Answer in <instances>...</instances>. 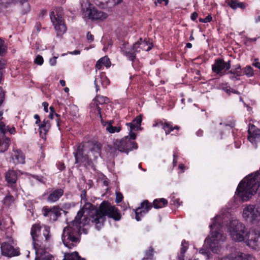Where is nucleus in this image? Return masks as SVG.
I'll list each match as a JSON object with an SVG mask.
<instances>
[{"mask_svg": "<svg viewBox=\"0 0 260 260\" xmlns=\"http://www.w3.org/2000/svg\"><path fill=\"white\" fill-rule=\"evenodd\" d=\"M89 208L95 210V214L93 215L92 221L95 222V226L98 230L101 229L106 220V216L113 219L115 221L121 219V213L117 208L112 206L108 201H104L99 208L91 204H88Z\"/></svg>", "mask_w": 260, "mask_h": 260, "instance_id": "f257e3e1", "label": "nucleus"}, {"mask_svg": "<svg viewBox=\"0 0 260 260\" xmlns=\"http://www.w3.org/2000/svg\"><path fill=\"white\" fill-rule=\"evenodd\" d=\"M260 168L258 171L248 175L239 184L236 191L237 196L243 201H247L260 187Z\"/></svg>", "mask_w": 260, "mask_h": 260, "instance_id": "f03ea898", "label": "nucleus"}, {"mask_svg": "<svg viewBox=\"0 0 260 260\" xmlns=\"http://www.w3.org/2000/svg\"><path fill=\"white\" fill-rule=\"evenodd\" d=\"M168 201L165 198L155 199L152 203L148 200H145L141 203L140 206L135 209V218L139 221L144 215L147 213L153 207L155 209H160L167 206Z\"/></svg>", "mask_w": 260, "mask_h": 260, "instance_id": "7ed1b4c3", "label": "nucleus"}, {"mask_svg": "<svg viewBox=\"0 0 260 260\" xmlns=\"http://www.w3.org/2000/svg\"><path fill=\"white\" fill-rule=\"evenodd\" d=\"M81 8L84 17L92 21L103 20L108 16L107 14L99 10L89 0L83 1Z\"/></svg>", "mask_w": 260, "mask_h": 260, "instance_id": "20e7f679", "label": "nucleus"}, {"mask_svg": "<svg viewBox=\"0 0 260 260\" xmlns=\"http://www.w3.org/2000/svg\"><path fill=\"white\" fill-rule=\"evenodd\" d=\"M80 232L78 228H74L71 225L64 228L61 236L64 245L69 249L76 246L77 244L80 242V239L78 237Z\"/></svg>", "mask_w": 260, "mask_h": 260, "instance_id": "39448f33", "label": "nucleus"}, {"mask_svg": "<svg viewBox=\"0 0 260 260\" xmlns=\"http://www.w3.org/2000/svg\"><path fill=\"white\" fill-rule=\"evenodd\" d=\"M229 230L232 239L236 242L244 241L248 234L245 226L237 220L230 222Z\"/></svg>", "mask_w": 260, "mask_h": 260, "instance_id": "423d86ee", "label": "nucleus"}, {"mask_svg": "<svg viewBox=\"0 0 260 260\" xmlns=\"http://www.w3.org/2000/svg\"><path fill=\"white\" fill-rule=\"evenodd\" d=\"M85 151L84 144L80 143L76 145V148L73 152L75 164H78L79 167L92 168L94 166L93 161L88 155L84 153Z\"/></svg>", "mask_w": 260, "mask_h": 260, "instance_id": "0eeeda50", "label": "nucleus"}, {"mask_svg": "<svg viewBox=\"0 0 260 260\" xmlns=\"http://www.w3.org/2000/svg\"><path fill=\"white\" fill-rule=\"evenodd\" d=\"M62 9L61 8H57L55 13L52 11L50 17L53 23L57 36H61L67 31V27L64 23V20L62 16Z\"/></svg>", "mask_w": 260, "mask_h": 260, "instance_id": "6e6552de", "label": "nucleus"}, {"mask_svg": "<svg viewBox=\"0 0 260 260\" xmlns=\"http://www.w3.org/2000/svg\"><path fill=\"white\" fill-rule=\"evenodd\" d=\"M243 217L247 222L256 224L260 221V209L254 205L246 206L243 209Z\"/></svg>", "mask_w": 260, "mask_h": 260, "instance_id": "1a4fd4ad", "label": "nucleus"}, {"mask_svg": "<svg viewBox=\"0 0 260 260\" xmlns=\"http://www.w3.org/2000/svg\"><path fill=\"white\" fill-rule=\"evenodd\" d=\"M114 147L121 152H124L127 154L134 149L138 148V144L135 141H133L126 136L121 140H116L114 143Z\"/></svg>", "mask_w": 260, "mask_h": 260, "instance_id": "9d476101", "label": "nucleus"}, {"mask_svg": "<svg viewBox=\"0 0 260 260\" xmlns=\"http://www.w3.org/2000/svg\"><path fill=\"white\" fill-rule=\"evenodd\" d=\"M4 114L3 110H0V153L6 152L9 148L11 144L10 138L7 137L6 134L7 132V126L4 122L2 121L4 118L3 117Z\"/></svg>", "mask_w": 260, "mask_h": 260, "instance_id": "9b49d317", "label": "nucleus"}, {"mask_svg": "<svg viewBox=\"0 0 260 260\" xmlns=\"http://www.w3.org/2000/svg\"><path fill=\"white\" fill-rule=\"evenodd\" d=\"M231 68V60L224 61L222 58L215 59L214 64L212 65V72L217 75L222 76L226 74L227 71Z\"/></svg>", "mask_w": 260, "mask_h": 260, "instance_id": "f8f14e48", "label": "nucleus"}, {"mask_svg": "<svg viewBox=\"0 0 260 260\" xmlns=\"http://www.w3.org/2000/svg\"><path fill=\"white\" fill-rule=\"evenodd\" d=\"M1 250L3 255L9 258L19 256L21 254L19 247H15L9 242H3L1 245Z\"/></svg>", "mask_w": 260, "mask_h": 260, "instance_id": "ddd939ff", "label": "nucleus"}, {"mask_svg": "<svg viewBox=\"0 0 260 260\" xmlns=\"http://www.w3.org/2000/svg\"><path fill=\"white\" fill-rule=\"evenodd\" d=\"M61 209L58 206H54L49 207L44 206L43 209V214L46 217H49L50 219L53 221L57 220L61 215Z\"/></svg>", "mask_w": 260, "mask_h": 260, "instance_id": "4468645a", "label": "nucleus"}, {"mask_svg": "<svg viewBox=\"0 0 260 260\" xmlns=\"http://www.w3.org/2000/svg\"><path fill=\"white\" fill-rule=\"evenodd\" d=\"M85 145V149H88L90 151L94 158H97L101 155L102 145L101 143L96 141H88L86 142H82Z\"/></svg>", "mask_w": 260, "mask_h": 260, "instance_id": "2eb2a0df", "label": "nucleus"}, {"mask_svg": "<svg viewBox=\"0 0 260 260\" xmlns=\"http://www.w3.org/2000/svg\"><path fill=\"white\" fill-rule=\"evenodd\" d=\"M84 212L83 210H80L76 216L74 220L71 222L69 225L74 228H78L80 231L81 228L88 223L87 218L84 216Z\"/></svg>", "mask_w": 260, "mask_h": 260, "instance_id": "dca6fc26", "label": "nucleus"}, {"mask_svg": "<svg viewBox=\"0 0 260 260\" xmlns=\"http://www.w3.org/2000/svg\"><path fill=\"white\" fill-rule=\"evenodd\" d=\"M254 235H251L250 239L246 241L247 245L253 249L260 248V227L254 230Z\"/></svg>", "mask_w": 260, "mask_h": 260, "instance_id": "f3484780", "label": "nucleus"}, {"mask_svg": "<svg viewBox=\"0 0 260 260\" xmlns=\"http://www.w3.org/2000/svg\"><path fill=\"white\" fill-rule=\"evenodd\" d=\"M153 127L161 126V128L165 131L166 135H168L173 132L174 130L179 131L180 127L178 125L173 126L172 122L165 121L163 122L162 120H159L153 124Z\"/></svg>", "mask_w": 260, "mask_h": 260, "instance_id": "a211bd4d", "label": "nucleus"}, {"mask_svg": "<svg viewBox=\"0 0 260 260\" xmlns=\"http://www.w3.org/2000/svg\"><path fill=\"white\" fill-rule=\"evenodd\" d=\"M226 74L229 75V78L232 81L239 80L240 77L243 75L240 64L233 66L231 70L227 71Z\"/></svg>", "mask_w": 260, "mask_h": 260, "instance_id": "6ab92c4d", "label": "nucleus"}, {"mask_svg": "<svg viewBox=\"0 0 260 260\" xmlns=\"http://www.w3.org/2000/svg\"><path fill=\"white\" fill-rule=\"evenodd\" d=\"M64 189L63 188H53L50 191L47 198V201L53 203L58 201L63 195Z\"/></svg>", "mask_w": 260, "mask_h": 260, "instance_id": "aec40b11", "label": "nucleus"}, {"mask_svg": "<svg viewBox=\"0 0 260 260\" xmlns=\"http://www.w3.org/2000/svg\"><path fill=\"white\" fill-rule=\"evenodd\" d=\"M41 230V226L40 225V224L38 223H35L34 224L30 230V235L32 237V244L34 245V247L36 250V253H38V247H40L38 243H37V241H38V234L40 233Z\"/></svg>", "mask_w": 260, "mask_h": 260, "instance_id": "412c9836", "label": "nucleus"}, {"mask_svg": "<svg viewBox=\"0 0 260 260\" xmlns=\"http://www.w3.org/2000/svg\"><path fill=\"white\" fill-rule=\"evenodd\" d=\"M248 134V140L252 143H256L260 138V129L253 125L249 127Z\"/></svg>", "mask_w": 260, "mask_h": 260, "instance_id": "4be33fe9", "label": "nucleus"}, {"mask_svg": "<svg viewBox=\"0 0 260 260\" xmlns=\"http://www.w3.org/2000/svg\"><path fill=\"white\" fill-rule=\"evenodd\" d=\"M5 180L8 186H13L18 179V173L14 170H9L5 173Z\"/></svg>", "mask_w": 260, "mask_h": 260, "instance_id": "5701e85b", "label": "nucleus"}, {"mask_svg": "<svg viewBox=\"0 0 260 260\" xmlns=\"http://www.w3.org/2000/svg\"><path fill=\"white\" fill-rule=\"evenodd\" d=\"M12 158L15 164H23L25 162V156L23 152L19 149L13 150Z\"/></svg>", "mask_w": 260, "mask_h": 260, "instance_id": "b1692460", "label": "nucleus"}, {"mask_svg": "<svg viewBox=\"0 0 260 260\" xmlns=\"http://www.w3.org/2000/svg\"><path fill=\"white\" fill-rule=\"evenodd\" d=\"M39 134L42 138L46 137L47 133L50 128V121L48 119H45L39 125Z\"/></svg>", "mask_w": 260, "mask_h": 260, "instance_id": "393cba45", "label": "nucleus"}, {"mask_svg": "<svg viewBox=\"0 0 260 260\" xmlns=\"http://www.w3.org/2000/svg\"><path fill=\"white\" fill-rule=\"evenodd\" d=\"M94 105H95V113H98V107H100V105L107 104L109 102V99L107 96L100 95H96L93 99Z\"/></svg>", "mask_w": 260, "mask_h": 260, "instance_id": "a878e982", "label": "nucleus"}, {"mask_svg": "<svg viewBox=\"0 0 260 260\" xmlns=\"http://www.w3.org/2000/svg\"><path fill=\"white\" fill-rule=\"evenodd\" d=\"M216 260H251V257L249 254H246L242 252H238L235 257L232 258L230 257H223Z\"/></svg>", "mask_w": 260, "mask_h": 260, "instance_id": "bb28decb", "label": "nucleus"}, {"mask_svg": "<svg viewBox=\"0 0 260 260\" xmlns=\"http://www.w3.org/2000/svg\"><path fill=\"white\" fill-rule=\"evenodd\" d=\"M122 51L123 54L129 60L134 61L136 58V54L134 50L130 47L129 48L124 46L122 48Z\"/></svg>", "mask_w": 260, "mask_h": 260, "instance_id": "cd10ccee", "label": "nucleus"}, {"mask_svg": "<svg viewBox=\"0 0 260 260\" xmlns=\"http://www.w3.org/2000/svg\"><path fill=\"white\" fill-rule=\"evenodd\" d=\"M142 121V115L140 114L137 116L132 122L127 123L129 126L131 131L138 130L139 127H140L141 122Z\"/></svg>", "mask_w": 260, "mask_h": 260, "instance_id": "c85d7f7f", "label": "nucleus"}, {"mask_svg": "<svg viewBox=\"0 0 260 260\" xmlns=\"http://www.w3.org/2000/svg\"><path fill=\"white\" fill-rule=\"evenodd\" d=\"M226 3L233 10H236L238 8L244 9L246 7L245 3L240 2L238 0H226Z\"/></svg>", "mask_w": 260, "mask_h": 260, "instance_id": "c756f323", "label": "nucleus"}, {"mask_svg": "<svg viewBox=\"0 0 260 260\" xmlns=\"http://www.w3.org/2000/svg\"><path fill=\"white\" fill-rule=\"evenodd\" d=\"M110 63L111 62L109 58L107 56H105L100 58L96 62L95 68L98 70H101L103 66H105L106 67H110Z\"/></svg>", "mask_w": 260, "mask_h": 260, "instance_id": "7c9ffc66", "label": "nucleus"}, {"mask_svg": "<svg viewBox=\"0 0 260 260\" xmlns=\"http://www.w3.org/2000/svg\"><path fill=\"white\" fill-rule=\"evenodd\" d=\"M12 222L11 218L0 219V230L5 231V230H11L10 229V224Z\"/></svg>", "mask_w": 260, "mask_h": 260, "instance_id": "2f4dec72", "label": "nucleus"}, {"mask_svg": "<svg viewBox=\"0 0 260 260\" xmlns=\"http://www.w3.org/2000/svg\"><path fill=\"white\" fill-rule=\"evenodd\" d=\"M62 260H86L84 258L81 257L79 253L74 251L72 253H65L64 258Z\"/></svg>", "mask_w": 260, "mask_h": 260, "instance_id": "473e14b6", "label": "nucleus"}, {"mask_svg": "<svg viewBox=\"0 0 260 260\" xmlns=\"http://www.w3.org/2000/svg\"><path fill=\"white\" fill-rule=\"evenodd\" d=\"M140 39L141 49L146 51H150L153 47L152 43H150L147 39L145 38L143 40L142 38Z\"/></svg>", "mask_w": 260, "mask_h": 260, "instance_id": "72a5a7b5", "label": "nucleus"}, {"mask_svg": "<svg viewBox=\"0 0 260 260\" xmlns=\"http://www.w3.org/2000/svg\"><path fill=\"white\" fill-rule=\"evenodd\" d=\"M6 65V61L0 58V83L4 79V74L5 73V69Z\"/></svg>", "mask_w": 260, "mask_h": 260, "instance_id": "f704fd0d", "label": "nucleus"}, {"mask_svg": "<svg viewBox=\"0 0 260 260\" xmlns=\"http://www.w3.org/2000/svg\"><path fill=\"white\" fill-rule=\"evenodd\" d=\"M154 249L152 246L149 247L145 252V255L143 260H152L153 258Z\"/></svg>", "mask_w": 260, "mask_h": 260, "instance_id": "c9c22d12", "label": "nucleus"}, {"mask_svg": "<svg viewBox=\"0 0 260 260\" xmlns=\"http://www.w3.org/2000/svg\"><path fill=\"white\" fill-rule=\"evenodd\" d=\"M99 82H101L103 87L106 88L108 85L110 84V80L109 79L105 76V74L102 73L100 75V77L99 78Z\"/></svg>", "mask_w": 260, "mask_h": 260, "instance_id": "e433bc0d", "label": "nucleus"}, {"mask_svg": "<svg viewBox=\"0 0 260 260\" xmlns=\"http://www.w3.org/2000/svg\"><path fill=\"white\" fill-rule=\"evenodd\" d=\"M7 52V46L5 44V41L0 38V55H5Z\"/></svg>", "mask_w": 260, "mask_h": 260, "instance_id": "4c0bfd02", "label": "nucleus"}, {"mask_svg": "<svg viewBox=\"0 0 260 260\" xmlns=\"http://www.w3.org/2000/svg\"><path fill=\"white\" fill-rule=\"evenodd\" d=\"M39 247H38L37 250H38V253H36V254L37 255V256L35 258V260H53L54 259L53 256H52L51 255H43L41 254L40 256H38V253H39Z\"/></svg>", "mask_w": 260, "mask_h": 260, "instance_id": "58836bf2", "label": "nucleus"}, {"mask_svg": "<svg viewBox=\"0 0 260 260\" xmlns=\"http://www.w3.org/2000/svg\"><path fill=\"white\" fill-rule=\"evenodd\" d=\"M243 74L246 75L248 77H252L253 75V70L249 66H247L242 69Z\"/></svg>", "mask_w": 260, "mask_h": 260, "instance_id": "ea45409f", "label": "nucleus"}, {"mask_svg": "<svg viewBox=\"0 0 260 260\" xmlns=\"http://www.w3.org/2000/svg\"><path fill=\"white\" fill-rule=\"evenodd\" d=\"M50 233V228L48 225L44 226V229L43 232V234L45 238V241H48L50 239L51 235Z\"/></svg>", "mask_w": 260, "mask_h": 260, "instance_id": "a19ab883", "label": "nucleus"}, {"mask_svg": "<svg viewBox=\"0 0 260 260\" xmlns=\"http://www.w3.org/2000/svg\"><path fill=\"white\" fill-rule=\"evenodd\" d=\"M188 248V243L185 241V240H183L181 242V248L180 253L181 256L184 255V254L186 252Z\"/></svg>", "mask_w": 260, "mask_h": 260, "instance_id": "79ce46f5", "label": "nucleus"}, {"mask_svg": "<svg viewBox=\"0 0 260 260\" xmlns=\"http://www.w3.org/2000/svg\"><path fill=\"white\" fill-rule=\"evenodd\" d=\"M97 115L99 116L100 119L101 124L103 126H107L108 124V121H106L104 120L102 117V108L101 107H98V113H96Z\"/></svg>", "mask_w": 260, "mask_h": 260, "instance_id": "37998d69", "label": "nucleus"}, {"mask_svg": "<svg viewBox=\"0 0 260 260\" xmlns=\"http://www.w3.org/2000/svg\"><path fill=\"white\" fill-rule=\"evenodd\" d=\"M106 129L109 133L113 134L115 132H119L121 129V127L120 126H107Z\"/></svg>", "mask_w": 260, "mask_h": 260, "instance_id": "c03bdc74", "label": "nucleus"}, {"mask_svg": "<svg viewBox=\"0 0 260 260\" xmlns=\"http://www.w3.org/2000/svg\"><path fill=\"white\" fill-rule=\"evenodd\" d=\"M221 236V234L217 231H213L212 233V238L213 239V243L215 244L218 241L219 236Z\"/></svg>", "mask_w": 260, "mask_h": 260, "instance_id": "a18cd8bd", "label": "nucleus"}, {"mask_svg": "<svg viewBox=\"0 0 260 260\" xmlns=\"http://www.w3.org/2000/svg\"><path fill=\"white\" fill-rule=\"evenodd\" d=\"M131 47L136 53L140 52L141 50L140 39Z\"/></svg>", "mask_w": 260, "mask_h": 260, "instance_id": "49530a36", "label": "nucleus"}, {"mask_svg": "<svg viewBox=\"0 0 260 260\" xmlns=\"http://www.w3.org/2000/svg\"><path fill=\"white\" fill-rule=\"evenodd\" d=\"M4 203L7 205H10L13 201V197L12 195H8L5 197L4 200Z\"/></svg>", "mask_w": 260, "mask_h": 260, "instance_id": "de8ad7c7", "label": "nucleus"}, {"mask_svg": "<svg viewBox=\"0 0 260 260\" xmlns=\"http://www.w3.org/2000/svg\"><path fill=\"white\" fill-rule=\"evenodd\" d=\"M34 62L36 64L41 66L44 62V59L41 55H38L36 56Z\"/></svg>", "mask_w": 260, "mask_h": 260, "instance_id": "09e8293b", "label": "nucleus"}, {"mask_svg": "<svg viewBox=\"0 0 260 260\" xmlns=\"http://www.w3.org/2000/svg\"><path fill=\"white\" fill-rule=\"evenodd\" d=\"M221 124H224L225 126H229L231 128H233L235 125V121L233 119L229 121H225L223 123H221Z\"/></svg>", "mask_w": 260, "mask_h": 260, "instance_id": "8fccbe9b", "label": "nucleus"}, {"mask_svg": "<svg viewBox=\"0 0 260 260\" xmlns=\"http://www.w3.org/2000/svg\"><path fill=\"white\" fill-rule=\"evenodd\" d=\"M5 99V94L3 88L0 86V107L4 103Z\"/></svg>", "mask_w": 260, "mask_h": 260, "instance_id": "3c124183", "label": "nucleus"}, {"mask_svg": "<svg viewBox=\"0 0 260 260\" xmlns=\"http://www.w3.org/2000/svg\"><path fill=\"white\" fill-rule=\"evenodd\" d=\"M123 199V196L121 192H117L116 193L115 202L116 203H121L122 202Z\"/></svg>", "mask_w": 260, "mask_h": 260, "instance_id": "603ef678", "label": "nucleus"}, {"mask_svg": "<svg viewBox=\"0 0 260 260\" xmlns=\"http://www.w3.org/2000/svg\"><path fill=\"white\" fill-rule=\"evenodd\" d=\"M199 252L200 253L206 256L207 259H209L210 253L209 250L205 248H202L200 250Z\"/></svg>", "mask_w": 260, "mask_h": 260, "instance_id": "864d4df0", "label": "nucleus"}, {"mask_svg": "<svg viewBox=\"0 0 260 260\" xmlns=\"http://www.w3.org/2000/svg\"><path fill=\"white\" fill-rule=\"evenodd\" d=\"M170 203L171 204L174 205L176 206H179L181 204V202H180V199L179 198L175 199L174 197H173Z\"/></svg>", "mask_w": 260, "mask_h": 260, "instance_id": "5fc2aeb1", "label": "nucleus"}, {"mask_svg": "<svg viewBox=\"0 0 260 260\" xmlns=\"http://www.w3.org/2000/svg\"><path fill=\"white\" fill-rule=\"evenodd\" d=\"M55 116L57 118L56 119L57 126L58 127V129L59 130H60V126H61V125L62 123L63 122V121H62V119H61L60 115H59L57 113H55Z\"/></svg>", "mask_w": 260, "mask_h": 260, "instance_id": "6e6d98bb", "label": "nucleus"}, {"mask_svg": "<svg viewBox=\"0 0 260 260\" xmlns=\"http://www.w3.org/2000/svg\"><path fill=\"white\" fill-rule=\"evenodd\" d=\"M86 38L88 43H91L94 41V37L90 31H88L86 35Z\"/></svg>", "mask_w": 260, "mask_h": 260, "instance_id": "4d7b16f0", "label": "nucleus"}, {"mask_svg": "<svg viewBox=\"0 0 260 260\" xmlns=\"http://www.w3.org/2000/svg\"><path fill=\"white\" fill-rule=\"evenodd\" d=\"M56 166L60 171H63L66 168L64 163L60 161H58L56 163Z\"/></svg>", "mask_w": 260, "mask_h": 260, "instance_id": "13d9d810", "label": "nucleus"}, {"mask_svg": "<svg viewBox=\"0 0 260 260\" xmlns=\"http://www.w3.org/2000/svg\"><path fill=\"white\" fill-rule=\"evenodd\" d=\"M7 132H9L11 135H14L16 133L15 127H10L9 125H7Z\"/></svg>", "mask_w": 260, "mask_h": 260, "instance_id": "bf43d9fd", "label": "nucleus"}, {"mask_svg": "<svg viewBox=\"0 0 260 260\" xmlns=\"http://www.w3.org/2000/svg\"><path fill=\"white\" fill-rule=\"evenodd\" d=\"M88 204L89 203H87V204H86L85 207H86V208L89 209V210H90L92 213V215H90L91 219H89V220H91L92 222H94V221H92L93 219H92V217L93 215L95 214V210L94 209L92 210V208H89V205H88ZM94 223H95V222H94Z\"/></svg>", "mask_w": 260, "mask_h": 260, "instance_id": "052dcab7", "label": "nucleus"}, {"mask_svg": "<svg viewBox=\"0 0 260 260\" xmlns=\"http://www.w3.org/2000/svg\"><path fill=\"white\" fill-rule=\"evenodd\" d=\"M99 78L96 77L94 81L96 92H98L99 90H100V86L98 84V83L99 82Z\"/></svg>", "mask_w": 260, "mask_h": 260, "instance_id": "680f3d73", "label": "nucleus"}, {"mask_svg": "<svg viewBox=\"0 0 260 260\" xmlns=\"http://www.w3.org/2000/svg\"><path fill=\"white\" fill-rule=\"evenodd\" d=\"M56 57H53L49 59V63L51 66H55L56 63Z\"/></svg>", "mask_w": 260, "mask_h": 260, "instance_id": "e2e57ef3", "label": "nucleus"}, {"mask_svg": "<svg viewBox=\"0 0 260 260\" xmlns=\"http://www.w3.org/2000/svg\"><path fill=\"white\" fill-rule=\"evenodd\" d=\"M34 117L35 119H36V121L35 122V124L39 125L40 124V122H41V119H40V116L38 114H36L34 115Z\"/></svg>", "mask_w": 260, "mask_h": 260, "instance_id": "0e129e2a", "label": "nucleus"}, {"mask_svg": "<svg viewBox=\"0 0 260 260\" xmlns=\"http://www.w3.org/2000/svg\"><path fill=\"white\" fill-rule=\"evenodd\" d=\"M198 17V14L196 12H194L193 13L191 14L190 18L192 21H194L196 20L197 17Z\"/></svg>", "mask_w": 260, "mask_h": 260, "instance_id": "69168bd1", "label": "nucleus"}, {"mask_svg": "<svg viewBox=\"0 0 260 260\" xmlns=\"http://www.w3.org/2000/svg\"><path fill=\"white\" fill-rule=\"evenodd\" d=\"M128 138H130L132 141H135L134 140L136 138V135L135 133L130 132L129 137H128Z\"/></svg>", "mask_w": 260, "mask_h": 260, "instance_id": "338daca9", "label": "nucleus"}, {"mask_svg": "<svg viewBox=\"0 0 260 260\" xmlns=\"http://www.w3.org/2000/svg\"><path fill=\"white\" fill-rule=\"evenodd\" d=\"M42 105L44 107V111L46 112H48V105H49L48 103L47 102H44L43 103Z\"/></svg>", "mask_w": 260, "mask_h": 260, "instance_id": "774afa93", "label": "nucleus"}]
</instances>
